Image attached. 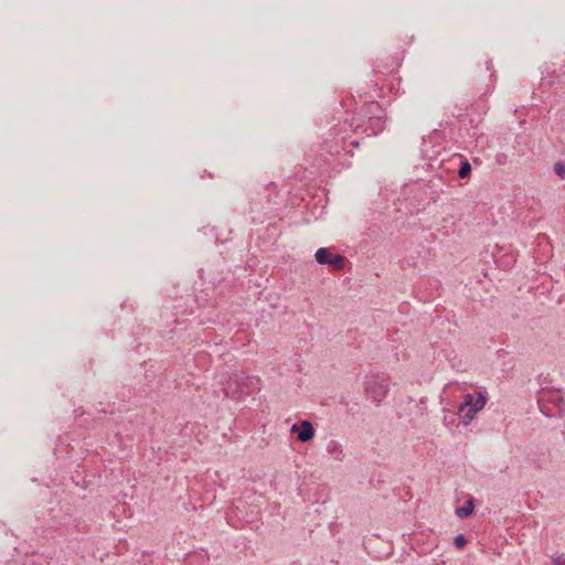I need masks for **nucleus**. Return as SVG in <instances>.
<instances>
[{
    "instance_id": "nucleus-15",
    "label": "nucleus",
    "mask_w": 565,
    "mask_h": 565,
    "mask_svg": "<svg viewBox=\"0 0 565 565\" xmlns=\"http://www.w3.org/2000/svg\"><path fill=\"white\" fill-rule=\"evenodd\" d=\"M487 70L490 71V63H487Z\"/></svg>"
},
{
    "instance_id": "nucleus-13",
    "label": "nucleus",
    "mask_w": 565,
    "mask_h": 565,
    "mask_svg": "<svg viewBox=\"0 0 565 565\" xmlns=\"http://www.w3.org/2000/svg\"><path fill=\"white\" fill-rule=\"evenodd\" d=\"M554 565H565V557L559 555L553 559Z\"/></svg>"
},
{
    "instance_id": "nucleus-2",
    "label": "nucleus",
    "mask_w": 565,
    "mask_h": 565,
    "mask_svg": "<svg viewBox=\"0 0 565 565\" xmlns=\"http://www.w3.org/2000/svg\"><path fill=\"white\" fill-rule=\"evenodd\" d=\"M256 390H259V379L243 372L230 375L223 386L224 396L232 399H241Z\"/></svg>"
},
{
    "instance_id": "nucleus-1",
    "label": "nucleus",
    "mask_w": 565,
    "mask_h": 565,
    "mask_svg": "<svg viewBox=\"0 0 565 565\" xmlns=\"http://www.w3.org/2000/svg\"><path fill=\"white\" fill-rule=\"evenodd\" d=\"M386 110L380 103L371 100L365 102L352 116L351 120H344L330 130L331 139L323 142V148L331 154H339L345 151L353 154L347 148V141L350 139V132L364 134L367 137L380 135L386 126Z\"/></svg>"
},
{
    "instance_id": "nucleus-4",
    "label": "nucleus",
    "mask_w": 565,
    "mask_h": 565,
    "mask_svg": "<svg viewBox=\"0 0 565 565\" xmlns=\"http://www.w3.org/2000/svg\"><path fill=\"white\" fill-rule=\"evenodd\" d=\"M364 391L367 398L380 404L387 396L390 391L388 379L373 375L365 381Z\"/></svg>"
},
{
    "instance_id": "nucleus-11",
    "label": "nucleus",
    "mask_w": 565,
    "mask_h": 565,
    "mask_svg": "<svg viewBox=\"0 0 565 565\" xmlns=\"http://www.w3.org/2000/svg\"><path fill=\"white\" fill-rule=\"evenodd\" d=\"M454 544L457 548L461 550L467 544V539L463 534H458L455 536Z\"/></svg>"
},
{
    "instance_id": "nucleus-14",
    "label": "nucleus",
    "mask_w": 565,
    "mask_h": 565,
    "mask_svg": "<svg viewBox=\"0 0 565 565\" xmlns=\"http://www.w3.org/2000/svg\"><path fill=\"white\" fill-rule=\"evenodd\" d=\"M352 148H358L360 146L359 140H351L349 143Z\"/></svg>"
},
{
    "instance_id": "nucleus-10",
    "label": "nucleus",
    "mask_w": 565,
    "mask_h": 565,
    "mask_svg": "<svg viewBox=\"0 0 565 565\" xmlns=\"http://www.w3.org/2000/svg\"><path fill=\"white\" fill-rule=\"evenodd\" d=\"M328 451L330 455H332L335 459L338 460H341L342 459V448L341 446L335 443V441H331L329 445H328Z\"/></svg>"
},
{
    "instance_id": "nucleus-3",
    "label": "nucleus",
    "mask_w": 565,
    "mask_h": 565,
    "mask_svg": "<svg viewBox=\"0 0 565 565\" xmlns=\"http://www.w3.org/2000/svg\"><path fill=\"white\" fill-rule=\"evenodd\" d=\"M487 399V392L469 393L465 396L458 408V416L465 426H468L476 414L484 408Z\"/></svg>"
},
{
    "instance_id": "nucleus-6",
    "label": "nucleus",
    "mask_w": 565,
    "mask_h": 565,
    "mask_svg": "<svg viewBox=\"0 0 565 565\" xmlns=\"http://www.w3.org/2000/svg\"><path fill=\"white\" fill-rule=\"evenodd\" d=\"M291 431L292 433L297 431V434H298L297 438L301 443H307V441L311 440L315 436V428H313L312 424L308 420H302V422H300L299 425H297V424L292 425Z\"/></svg>"
},
{
    "instance_id": "nucleus-8",
    "label": "nucleus",
    "mask_w": 565,
    "mask_h": 565,
    "mask_svg": "<svg viewBox=\"0 0 565 565\" xmlns=\"http://www.w3.org/2000/svg\"><path fill=\"white\" fill-rule=\"evenodd\" d=\"M475 509V499L470 497L462 507L456 509L455 513L459 519H467L470 516Z\"/></svg>"
},
{
    "instance_id": "nucleus-12",
    "label": "nucleus",
    "mask_w": 565,
    "mask_h": 565,
    "mask_svg": "<svg viewBox=\"0 0 565 565\" xmlns=\"http://www.w3.org/2000/svg\"><path fill=\"white\" fill-rule=\"evenodd\" d=\"M555 171L556 173L559 175V177H564L565 175V167L561 163H557L556 167H555Z\"/></svg>"
},
{
    "instance_id": "nucleus-7",
    "label": "nucleus",
    "mask_w": 565,
    "mask_h": 565,
    "mask_svg": "<svg viewBox=\"0 0 565 565\" xmlns=\"http://www.w3.org/2000/svg\"><path fill=\"white\" fill-rule=\"evenodd\" d=\"M553 402L556 404L557 406V413H553L547 406H544L542 405L541 406V412L546 416V417H553V416H559L562 417L563 414H564V399L562 396L559 395H556L555 398L553 399Z\"/></svg>"
},
{
    "instance_id": "nucleus-9",
    "label": "nucleus",
    "mask_w": 565,
    "mask_h": 565,
    "mask_svg": "<svg viewBox=\"0 0 565 565\" xmlns=\"http://www.w3.org/2000/svg\"><path fill=\"white\" fill-rule=\"evenodd\" d=\"M471 173V166L468 160H463L460 163L458 175L460 179H467L470 177Z\"/></svg>"
},
{
    "instance_id": "nucleus-5",
    "label": "nucleus",
    "mask_w": 565,
    "mask_h": 565,
    "mask_svg": "<svg viewBox=\"0 0 565 565\" xmlns=\"http://www.w3.org/2000/svg\"><path fill=\"white\" fill-rule=\"evenodd\" d=\"M316 262L320 265H329L333 270H342L345 257L340 254H331L330 248L321 247L315 254Z\"/></svg>"
}]
</instances>
